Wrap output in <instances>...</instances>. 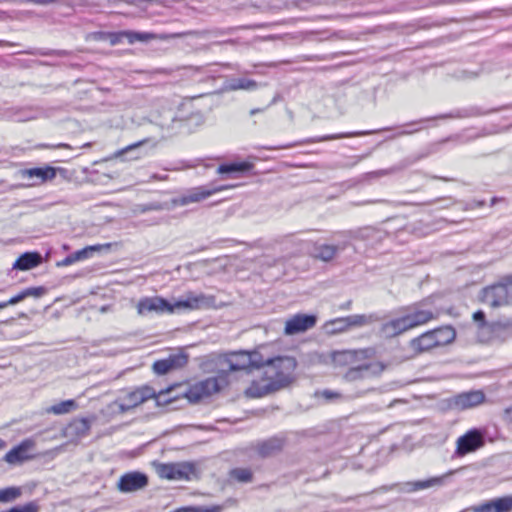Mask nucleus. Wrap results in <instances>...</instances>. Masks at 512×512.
<instances>
[{
  "mask_svg": "<svg viewBox=\"0 0 512 512\" xmlns=\"http://www.w3.org/2000/svg\"><path fill=\"white\" fill-rule=\"evenodd\" d=\"M138 316L147 317L152 314H173L171 303L160 296H146L135 304Z\"/></svg>",
  "mask_w": 512,
  "mask_h": 512,
  "instance_id": "9b49d317",
  "label": "nucleus"
},
{
  "mask_svg": "<svg viewBox=\"0 0 512 512\" xmlns=\"http://www.w3.org/2000/svg\"><path fill=\"white\" fill-rule=\"evenodd\" d=\"M57 147L58 148H61V147H63V148H70V146L68 144H59Z\"/></svg>",
  "mask_w": 512,
  "mask_h": 512,
  "instance_id": "603ef678",
  "label": "nucleus"
},
{
  "mask_svg": "<svg viewBox=\"0 0 512 512\" xmlns=\"http://www.w3.org/2000/svg\"><path fill=\"white\" fill-rule=\"evenodd\" d=\"M148 140L147 139H144V140H141L137 143H134V144H131L119 151H117L115 153V157L116 158H120V157H123L125 155H127L128 153H132V152H136L140 147H142L145 143H147Z\"/></svg>",
  "mask_w": 512,
  "mask_h": 512,
  "instance_id": "4c0bfd02",
  "label": "nucleus"
},
{
  "mask_svg": "<svg viewBox=\"0 0 512 512\" xmlns=\"http://www.w3.org/2000/svg\"><path fill=\"white\" fill-rule=\"evenodd\" d=\"M152 466L160 478L173 481L190 480L196 472L194 464L190 462L162 463L153 461Z\"/></svg>",
  "mask_w": 512,
  "mask_h": 512,
  "instance_id": "423d86ee",
  "label": "nucleus"
},
{
  "mask_svg": "<svg viewBox=\"0 0 512 512\" xmlns=\"http://www.w3.org/2000/svg\"><path fill=\"white\" fill-rule=\"evenodd\" d=\"M473 319L476 322H480L481 324L484 323L485 314L482 311H477L473 314Z\"/></svg>",
  "mask_w": 512,
  "mask_h": 512,
  "instance_id": "49530a36",
  "label": "nucleus"
},
{
  "mask_svg": "<svg viewBox=\"0 0 512 512\" xmlns=\"http://www.w3.org/2000/svg\"><path fill=\"white\" fill-rule=\"evenodd\" d=\"M378 321L375 314H354L346 317L348 331L353 328L369 326Z\"/></svg>",
  "mask_w": 512,
  "mask_h": 512,
  "instance_id": "b1692460",
  "label": "nucleus"
},
{
  "mask_svg": "<svg viewBox=\"0 0 512 512\" xmlns=\"http://www.w3.org/2000/svg\"><path fill=\"white\" fill-rule=\"evenodd\" d=\"M18 507L20 509V512H38L40 508L37 501H31Z\"/></svg>",
  "mask_w": 512,
  "mask_h": 512,
  "instance_id": "37998d69",
  "label": "nucleus"
},
{
  "mask_svg": "<svg viewBox=\"0 0 512 512\" xmlns=\"http://www.w3.org/2000/svg\"><path fill=\"white\" fill-rule=\"evenodd\" d=\"M503 419L508 423H512V406L504 410Z\"/></svg>",
  "mask_w": 512,
  "mask_h": 512,
  "instance_id": "a18cd8bd",
  "label": "nucleus"
},
{
  "mask_svg": "<svg viewBox=\"0 0 512 512\" xmlns=\"http://www.w3.org/2000/svg\"><path fill=\"white\" fill-rule=\"evenodd\" d=\"M253 165L249 162H240V163H230V164H223L218 167L217 172L219 174H231V173H238V172H246L252 169Z\"/></svg>",
  "mask_w": 512,
  "mask_h": 512,
  "instance_id": "c85d7f7f",
  "label": "nucleus"
},
{
  "mask_svg": "<svg viewBox=\"0 0 512 512\" xmlns=\"http://www.w3.org/2000/svg\"><path fill=\"white\" fill-rule=\"evenodd\" d=\"M163 208L164 207L162 205H160V204H151L148 207H146L145 209H143V211H147V210H161Z\"/></svg>",
  "mask_w": 512,
  "mask_h": 512,
  "instance_id": "de8ad7c7",
  "label": "nucleus"
},
{
  "mask_svg": "<svg viewBox=\"0 0 512 512\" xmlns=\"http://www.w3.org/2000/svg\"><path fill=\"white\" fill-rule=\"evenodd\" d=\"M41 262V256L36 252H27L22 254L16 262L13 264L14 269L18 270H30L38 266Z\"/></svg>",
  "mask_w": 512,
  "mask_h": 512,
  "instance_id": "5701e85b",
  "label": "nucleus"
},
{
  "mask_svg": "<svg viewBox=\"0 0 512 512\" xmlns=\"http://www.w3.org/2000/svg\"><path fill=\"white\" fill-rule=\"evenodd\" d=\"M156 391L148 386L137 388L133 391L125 392L119 396L115 401L111 402L106 407V413L109 415H117L126 413L133 408L141 405L145 401L154 398Z\"/></svg>",
  "mask_w": 512,
  "mask_h": 512,
  "instance_id": "39448f33",
  "label": "nucleus"
},
{
  "mask_svg": "<svg viewBox=\"0 0 512 512\" xmlns=\"http://www.w3.org/2000/svg\"><path fill=\"white\" fill-rule=\"evenodd\" d=\"M385 368L386 365L380 361H362L352 365L345 373L344 378L347 381H356L367 377L378 376Z\"/></svg>",
  "mask_w": 512,
  "mask_h": 512,
  "instance_id": "f8f14e48",
  "label": "nucleus"
},
{
  "mask_svg": "<svg viewBox=\"0 0 512 512\" xmlns=\"http://www.w3.org/2000/svg\"><path fill=\"white\" fill-rule=\"evenodd\" d=\"M139 157H140V155H139V154H136L135 156L131 157V159H137V158H139Z\"/></svg>",
  "mask_w": 512,
  "mask_h": 512,
  "instance_id": "864d4df0",
  "label": "nucleus"
},
{
  "mask_svg": "<svg viewBox=\"0 0 512 512\" xmlns=\"http://www.w3.org/2000/svg\"><path fill=\"white\" fill-rule=\"evenodd\" d=\"M188 512H221L222 507L218 505H214L211 507H203V506H190L187 507Z\"/></svg>",
  "mask_w": 512,
  "mask_h": 512,
  "instance_id": "a19ab883",
  "label": "nucleus"
},
{
  "mask_svg": "<svg viewBox=\"0 0 512 512\" xmlns=\"http://www.w3.org/2000/svg\"><path fill=\"white\" fill-rule=\"evenodd\" d=\"M258 84L251 79L247 78H231L228 79L224 84V89L226 91H236V90H247L252 91L257 89Z\"/></svg>",
  "mask_w": 512,
  "mask_h": 512,
  "instance_id": "393cba45",
  "label": "nucleus"
},
{
  "mask_svg": "<svg viewBox=\"0 0 512 512\" xmlns=\"http://www.w3.org/2000/svg\"><path fill=\"white\" fill-rule=\"evenodd\" d=\"M227 383L228 381L225 374L207 378L192 385L186 392V396L190 402L196 403L203 398L220 391L227 385Z\"/></svg>",
  "mask_w": 512,
  "mask_h": 512,
  "instance_id": "6e6552de",
  "label": "nucleus"
},
{
  "mask_svg": "<svg viewBox=\"0 0 512 512\" xmlns=\"http://www.w3.org/2000/svg\"><path fill=\"white\" fill-rule=\"evenodd\" d=\"M261 111H262L261 109H252V110L250 111V115H255V114H257V113H259V112H261Z\"/></svg>",
  "mask_w": 512,
  "mask_h": 512,
  "instance_id": "8fccbe9b",
  "label": "nucleus"
},
{
  "mask_svg": "<svg viewBox=\"0 0 512 512\" xmlns=\"http://www.w3.org/2000/svg\"><path fill=\"white\" fill-rule=\"evenodd\" d=\"M475 512H511L512 494L490 500L474 508Z\"/></svg>",
  "mask_w": 512,
  "mask_h": 512,
  "instance_id": "aec40b11",
  "label": "nucleus"
},
{
  "mask_svg": "<svg viewBox=\"0 0 512 512\" xmlns=\"http://www.w3.org/2000/svg\"><path fill=\"white\" fill-rule=\"evenodd\" d=\"M482 302L492 308L512 304V281L491 285L482 290Z\"/></svg>",
  "mask_w": 512,
  "mask_h": 512,
  "instance_id": "0eeeda50",
  "label": "nucleus"
},
{
  "mask_svg": "<svg viewBox=\"0 0 512 512\" xmlns=\"http://www.w3.org/2000/svg\"><path fill=\"white\" fill-rule=\"evenodd\" d=\"M222 374L228 371L258 369L264 363L263 356L258 351H237L218 357Z\"/></svg>",
  "mask_w": 512,
  "mask_h": 512,
  "instance_id": "7ed1b4c3",
  "label": "nucleus"
},
{
  "mask_svg": "<svg viewBox=\"0 0 512 512\" xmlns=\"http://www.w3.org/2000/svg\"><path fill=\"white\" fill-rule=\"evenodd\" d=\"M110 247H111L110 243L88 246L82 250L76 251L75 258L78 259V261L83 260V259L90 257L93 252L108 250V249H110Z\"/></svg>",
  "mask_w": 512,
  "mask_h": 512,
  "instance_id": "473e14b6",
  "label": "nucleus"
},
{
  "mask_svg": "<svg viewBox=\"0 0 512 512\" xmlns=\"http://www.w3.org/2000/svg\"><path fill=\"white\" fill-rule=\"evenodd\" d=\"M368 133L369 132H352V133L335 134V135L325 136L321 140L326 141V140L341 139V138H346V137H354V136H359V135H365V134H368Z\"/></svg>",
  "mask_w": 512,
  "mask_h": 512,
  "instance_id": "79ce46f5",
  "label": "nucleus"
},
{
  "mask_svg": "<svg viewBox=\"0 0 512 512\" xmlns=\"http://www.w3.org/2000/svg\"><path fill=\"white\" fill-rule=\"evenodd\" d=\"M148 483L146 475L140 472H131L123 475L118 483L122 492H133L144 488Z\"/></svg>",
  "mask_w": 512,
  "mask_h": 512,
  "instance_id": "f3484780",
  "label": "nucleus"
},
{
  "mask_svg": "<svg viewBox=\"0 0 512 512\" xmlns=\"http://www.w3.org/2000/svg\"><path fill=\"white\" fill-rule=\"evenodd\" d=\"M78 261V259L75 258V253L67 256L62 262H60L58 265L60 266H68Z\"/></svg>",
  "mask_w": 512,
  "mask_h": 512,
  "instance_id": "c03bdc74",
  "label": "nucleus"
},
{
  "mask_svg": "<svg viewBox=\"0 0 512 512\" xmlns=\"http://www.w3.org/2000/svg\"><path fill=\"white\" fill-rule=\"evenodd\" d=\"M455 336L456 333L452 327H440L413 338L409 342V348L414 354H421L451 343Z\"/></svg>",
  "mask_w": 512,
  "mask_h": 512,
  "instance_id": "f03ea898",
  "label": "nucleus"
},
{
  "mask_svg": "<svg viewBox=\"0 0 512 512\" xmlns=\"http://www.w3.org/2000/svg\"><path fill=\"white\" fill-rule=\"evenodd\" d=\"M485 401V394L481 390L463 392L454 399L455 406L460 409H471Z\"/></svg>",
  "mask_w": 512,
  "mask_h": 512,
  "instance_id": "6ab92c4d",
  "label": "nucleus"
},
{
  "mask_svg": "<svg viewBox=\"0 0 512 512\" xmlns=\"http://www.w3.org/2000/svg\"><path fill=\"white\" fill-rule=\"evenodd\" d=\"M167 360L169 361L172 370H174L181 368L187 364L188 355L183 350H179L177 353L169 355V357H167Z\"/></svg>",
  "mask_w": 512,
  "mask_h": 512,
  "instance_id": "f704fd0d",
  "label": "nucleus"
},
{
  "mask_svg": "<svg viewBox=\"0 0 512 512\" xmlns=\"http://www.w3.org/2000/svg\"><path fill=\"white\" fill-rule=\"evenodd\" d=\"M230 477L240 483H249L253 479V473L248 468H234L230 471Z\"/></svg>",
  "mask_w": 512,
  "mask_h": 512,
  "instance_id": "72a5a7b5",
  "label": "nucleus"
},
{
  "mask_svg": "<svg viewBox=\"0 0 512 512\" xmlns=\"http://www.w3.org/2000/svg\"><path fill=\"white\" fill-rule=\"evenodd\" d=\"M236 185H221V186H199L186 191L179 197L172 200L173 206H186L191 203H198L215 193L221 192L225 189L233 188Z\"/></svg>",
  "mask_w": 512,
  "mask_h": 512,
  "instance_id": "9d476101",
  "label": "nucleus"
},
{
  "mask_svg": "<svg viewBox=\"0 0 512 512\" xmlns=\"http://www.w3.org/2000/svg\"><path fill=\"white\" fill-rule=\"evenodd\" d=\"M22 495L21 487H7L4 489H0V502L1 503H11L20 498Z\"/></svg>",
  "mask_w": 512,
  "mask_h": 512,
  "instance_id": "7c9ffc66",
  "label": "nucleus"
},
{
  "mask_svg": "<svg viewBox=\"0 0 512 512\" xmlns=\"http://www.w3.org/2000/svg\"><path fill=\"white\" fill-rule=\"evenodd\" d=\"M315 324V316L297 314L286 321L284 331L286 335H295L307 331L314 327Z\"/></svg>",
  "mask_w": 512,
  "mask_h": 512,
  "instance_id": "2eb2a0df",
  "label": "nucleus"
},
{
  "mask_svg": "<svg viewBox=\"0 0 512 512\" xmlns=\"http://www.w3.org/2000/svg\"><path fill=\"white\" fill-rule=\"evenodd\" d=\"M456 445L455 453L458 456L474 452L484 445L483 434L477 429L470 430L457 439Z\"/></svg>",
  "mask_w": 512,
  "mask_h": 512,
  "instance_id": "ddd939ff",
  "label": "nucleus"
},
{
  "mask_svg": "<svg viewBox=\"0 0 512 512\" xmlns=\"http://www.w3.org/2000/svg\"><path fill=\"white\" fill-rule=\"evenodd\" d=\"M404 313L387 319L381 326L380 333L386 338L398 336L409 330Z\"/></svg>",
  "mask_w": 512,
  "mask_h": 512,
  "instance_id": "dca6fc26",
  "label": "nucleus"
},
{
  "mask_svg": "<svg viewBox=\"0 0 512 512\" xmlns=\"http://www.w3.org/2000/svg\"><path fill=\"white\" fill-rule=\"evenodd\" d=\"M77 408V404L74 400H65L58 404H55L49 408H47L48 413H52L55 415H61L69 413Z\"/></svg>",
  "mask_w": 512,
  "mask_h": 512,
  "instance_id": "c756f323",
  "label": "nucleus"
},
{
  "mask_svg": "<svg viewBox=\"0 0 512 512\" xmlns=\"http://www.w3.org/2000/svg\"><path fill=\"white\" fill-rule=\"evenodd\" d=\"M93 419L80 418L73 420L66 428L65 435L73 439H81L88 435Z\"/></svg>",
  "mask_w": 512,
  "mask_h": 512,
  "instance_id": "412c9836",
  "label": "nucleus"
},
{
  "mask_svg": "<svg viewBox=\"0 0 512 512\" xmlns=\"http://www.w3.org/2000/svg\"><path fill=\"white\" fill-rule=\"evenodd\" d=\"M283 442L280 439H270L261 445L260 452L263 455H270L282 448Z\"/></svg>",
  "mask_w": 512,
  "mask_h": 512,
  "instance_id": "c9c22d12",
  "label": "nucleus"
},
{
  "mask_svg": "<svg viewBox=\"0 0 512 512\" xmlns=\"http://www.w3.org/2000/svg\"><path fill=\"white\" fill-rule=\"evenodd\" d=\"M35 447V441L31 438L23 440L18 446L11 449L4 457V460L11 464H21L33 458L30 452Z\"/></svg>",
  "mask_w": 512,
  "mask_h": 512,
  "instance_id": "4468645a",
  "label": "nucleus"
},
{
  "mask_svg": "<svg viewBox=\"0 0 512 512\" xmlns=\"http://www.w3.org/2000/svg\"><path fill=\"white\" fill-rule=\"evenodd\" d=\"M404 314L408 322L409 330L424 325L435 318L433 311L420 307L410 308L404 312Z\"/></svg>",
  "mask_w": 512,
  "mask_h": 512,
  "instance_id": "a211bd4d",
  "label": "nucleus"
},
{
  "mask_svg": "<svg viewBox=\"0 0 512 512\" xmlns=\"http://www.w3.org/2000/svg\"><path fill=\"white\" fill-rule=\"evenodd\" d=\"M296 367L297 362L293 357L264 359L259 368L260 378L252 382L246 394L252 398H259L285 388L294 381Z\"/></svg>",
  "mask_w": 512,
  "mask_h": 512,
  "instance_id": "f257e3e1",
  "label": "nucleus"
},
{
  "mask_svg": "<svg viewBox=\"0 0 512 512\" xmlns=\"http://www.w3.org/2000/svg\"><path fill=\"white\" fill-rule=\"evenodd\" d=\"M337 252V247L333 245H321L314 251V256L323 261H330L334 258Z\"/></svg>",
  "mask_w": 512,
  "mask_h": 512,
  "instance_id": "2f4dec72",
  "label": "nucleus"
},
{
  "mask_svg": "<svg viewBox=\"0 0 512 512\" xmlns=\"http://www.w3.org/2000/svg\"><path fill=\"white\" fill-rule=\"evenodd\" d=\"M375 355L376 350L371 347L358 350L331 351L319 355V362L335 367H352L358 362L374 359Z\"/></svg>",
  "mask_w": 512,
  "mask_h": 512,
  "instance_id": "20e7f679",
  "label": "nucleus"
},
{
  "mask_svg": "<svg viewBox=\"0 0 512 512\" xmlns=\"http://www.w3.org/2000/svg\"><path fill=\"white\" fill-rule=\"evenodd\" d=\"M153 370L158 375H164V374L168 373L169 371H171L172 368H171L167 358H165V359L156 361L153 364Z\"/></svg>",
  "mask_w": 512,
  "mask_h": 512,
  "instance_id": "58836bf2",
  "label": "nucleus"
},
{
  "mask_svg": "<svg viewBox=\"0 0 512 512\" xmlns=\"http://www.w3.org/2000/svg\"><path fill=\"white\" fill-rule=\"evenodd\" d=\"M317 397H322L326 401H335L342 399V395L338 392H334L332 390L325 389L323 391H318L315 394Z\"/></svg>",
  "mask_w": 512,
  "mask_h": 512,
  "instance_id": "ea45409f",
  "label": "nucleus"
},
{
  "mask_svg": "<svg viewBox=\"0 0 512 512\" xmlns=\"http://www.w3.org/2000/svg\"><path fill=\"white\" fill-rule=\"evenodd\" d=\"M23 176L35 179L31 185L42 184L48 180H52L56 176V169L50 166L31 168L23 171Z\"/></svg>",
  "mask_w": 512,
  "mask_h": 512,
  "instance_id": "4be33fe9",
  "label": "nucleus"
},
{
  "mask_svg": "<svg viewBox=\"0 0 512 512\" xmlns=\"http://www.w3.org/2000/svg\"><path fill=\"white\" fill-rule=\"evenodd\" d=\"M123 35L127 38L128 42L131 44L136 41L146 42V41L154 38V36L149 33L126 32Z\"/></svg>",
  "mask_w": 512,
  "mask_h": 512,
  "instance_id": "e433bc0d",
  "label": "nucleus"
},
{
  "mask_svg": "<svg viewBox=\"0 0 512 512\" xmlns=\"http://www.w3.org/2000/svg\"><path fill=\"white\" fill-rule=\"evenodd\" d=\"M10 304H8V301L6 302H0V309H3V308H6L7 306H9Z\"/></svg>",
  "mask_w": 512,
  "mask_h": 512,
  "instance_id": "09e8293b",
  "label": "nucleus"
},
{
  "mask_svg": "<svg viewBox=\"0 0 512 512\" xmlns=\"http://www.w3.org/2000/svg\"><path fill=\"white\" fill-rule=\"evenodd\" d=\"M215 303V298L201 292L189 291L184 294L179 300L171 303L173 313L180 311H193L212 307Z\"/></svg>",
  "mask_w": 512,
  "mask_h": 512,
  "instance_id": "1a4fd4ad",
  "label": "nucleus"
},
{
  "mask_svg": "<svg viewBox=\"0 0 512 512\" xmlns=\"http://www.w3.org/2000/svg\"><path fill=\"white\" fill-rule=\"evenodd\" d=\"M444 476L442 477H432L427 480L408 482L405 484V490L407 492H413L417 490L428 489L434 486H440L443 483Z\"/></svg>",
  "mask_w": 512,
  "mask_h": 512,
  "instance_id": "a878e982",
  "label": "nucleus"
},
{
  "mask_svg": "<svg viewBox=\"0 0 512 512\" xmlns=\"http://www.w3.org/2000/svg\"><path fill=\"white\" fill-rule=\"evenodd\" d=\"M46 293L44 287H29L8 300V304L15 305L28 297L40 298Z\"/></svg>",
  "mask_w": 512,
  "mask_h": 512,
  "instance_id": "bb28decb",
  "label": "nucleus"
},
{
  "mask_svg": "<svg viewBox=\"0 0 512 512\" xmlns=\"http://www.w3.org/2000/svg\"><path fill=\"white\" fill-rule=\"evenodd\" d=\"M324 330L329 335H335L348 331L346 317L336 318L324 324Z\"/></svg>",
  "mask_w": 512,
  "mask_h": 512,
  "instance_id": "cd10ccee",
  "label": "nucleus"
},
{
  "mask_svg": "<svg viewBox=\"0 0 512 512\" xmlns=\"http://www.w3.org/2000/svg\"><path fill=\"white\" fill-rule=\"evenodd\" d=\"M5 446H6L5 441H4V440H2V439L0 438V450H2L3 448H5Z\"/></svg>",
  "mask_w": 512,
  "mask_h": 512,
  "instance_id": "3c124183",
  "label": "nucleus"
}]
</instances>
